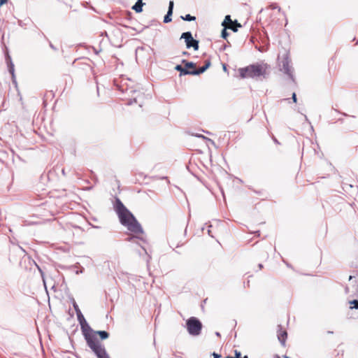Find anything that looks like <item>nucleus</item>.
Here are the masks:
<instances>
[{
    "label": "nucleus",
    "instance_id": "obj_1",
    "mask_svg": "<svg viewBox=\"0 0 358 358\" xmlns=\"http://www.w3.org/2000/svg\"><path fill=\"white\" fill-rule=\"evenodd\" d=\"M82 331L88 347L94 352L98 358H110L104 346L98 340L97 336L101 340L109 337V334L106 331H93L89 326L86 327L82 325Z\"/></svg>",
    "mask_w": 358,
    "mask_h": 358
},
{
    "label": "nucleus",
    "instance_id": "obj_2",
    "mask_svg": "<svg viewBox=\"0 0 358 358\" xmlns=\"http://www.w3.org/2000/svg\"><path fill=\"white\" fill-rule=\"evenodd\" d=\"M115 211L118 215L120 223L127 229L136 235H141L143 230L133 214L118 200L115 206Z\"/></svg>",
    "mask_w": 358,
    "mask_h": 358
},
{
    "label": "nucleus",
    "instance_id": "obj_3",
    "mask_svg": "<svg viewBox=\"0 0 358 358\" xmlns=\"http://www.w3.org/2000/svg\"><path fill=\"white\" fill-rule=\"evenodd\" d=\"M241 78H255L265 73L266 69L262 65H250L238 70Z\"/></svg>",
    "mask_w": 358,
    "mask_h": 358
},
{
    "label": "nucleus",
    "instance_id": "obj_4",
    "mask_svg": "<svg viewBox=\"0 0 358 358\" xmlns=\"http://www.w3.org/2000/svg\"><path fill=\"white\" fill-rule=\"evenodd\" d=\"M186 325L189 334L192 336H198L200 334L202 324L197 318L194 317H190L187 320Z\"/></svg>",
    "mask_w": 358,
    "mask_h": 358
},
{
    "label": "nucleus",
    "instance_id": "obj_5",
    "mask_svg": "<svg viewBox=\"0 0 358 358\" xmlns=\"http://www.w3.org/2000/svg\"><path fill=\"white\" fill-rule=\"evenodd\" d=\"M205 63V65L198 69V70L189 71L186 68L182 67L181 65H177L175 67V69L180 71V76L187 74L199 75L203 73L210 65V62L209 60L206 61Z\"/></svg>",
    "mask_w": 358,
    "mask_h": 358
},
{
    "label": "nucleus",
    "instance_id": "obj_6",
    "mask_svg": "<svg viewBox=\"0 0 358 358\" xmlns=\"http://www.w3.org/2000/svg\"><path fill=\"white\" fill-rule=\"evenodd\" d=\"M181 38H184L187 48H193L194 50H199V41L194 39L190 32H185L181 35Z\"/></svg>",
    "mask_w": 358,
    "mask_h": 358
},
{
    "label": "nucleus",
    "instance_id": "obj_7",
    "mask_svg": "<svg viewBox=\"0 0 358 358\" xmlns=\"http://www.w3.org/2000/svg\"><path fill=\"white\" fill-rule=\"evenodd\" d=\"M222 25L224 26L225 28L230 29L235 32L238 31V27H241V24L238 23L237 21H232L230 15H227L225 17Z\"/></svg>",
    "mask_w": 358,
    "mask_h": 358
},
{
    "label": "nucleus",
    "instance_id": "obj_8",
    "mask_svg": "<svg viewBox=\"0 0 358 358\" xmlns=\"http://www.w3.org/2000/svg\"><path fill=\"white\" fill-rule=\"evenodd\" d=\"M279 65L282 68L281 69L283 70L285 73H287L291 76L289 60L287 56H285L284 58H282L280 61Z\"/></svg>",
    "mask_w": 358,
    "mask_h": 358
},
{
    "label": "nucleus",
    "instance_id": "obj_9",
    "mask_svg": "<svg viewBox=\"0 0 358 358\" xmlns=\"http://www.w3.org/2000/svg\"><path fill=\"white\" fill-rule=\"evenodd\" d=\"M287 337V331L285 329H282L280 326H279V330L278 331V338L282 345H285Z\"/></svg>",
    "mask_w": 358,
    "mask_h": 358
},
{
    "label": "nucleus",
    "instance_id": "obj_10",
    "mask_svg": "<svg viewBox=\"0 0 358 358\" xmlns=\"http://www.w3.org/2000/svg\"><path fill=\"white\" fill-rule=\"evenodd\" d=\"M127 81H130L128 79H122L121 81V87L122 88V90L124 92H136V90L134 89V83L132 82V85L131 87L127 86Z\"/></svg>",
    "mask_w": 358,
    "mask_h": 358
},
{
    "label": "nucleus",
    "instance_id": "obj_11",
    "mask_svg": "<svg viewBox=\"0 0 358 358\" xmlns=\"http://www.w3.org/2000/svg\"><path fill=\"white\" fill-rule=\"evenodd\" d=\"M173 1H169V10L167 12V14L165 15L164 18V22L168 23L171 21V15L173 13Z\"/></svg>",
    "mask_w": 358,
    "mask_h": 358
},
{
    "label": "nucleus",
    "instance_id": "obj_12",
    "mask_svg": "<svg viewBox=\"0 0 358 358\" xmlns=\"http://www.w3.org/2000/svg\"><path fill=\"white\" fill-rule=\"evenodd\" d=\"M173 1H169V10L167 12V14L165 15L164 18V22L168 23L171 21V15L173 13Z\"/></svg>",
    "mask_w": 358,
    "mask_h": 358
},
{
    "label": "nucleus",
    "instance_id": "obj_13",
    "mask_svg": "<svg viewBox=\"0 0 358 358\" xmlns=\"http://www.w3.org/2000/svg\"><path fill=\"white\" fill-rule=\"evenodd\" d=\"M182 63L184 64L185 68H186L189 71L197 70L196 69V64L193 62H187L183 59Z\"/></svg>",
    "mask_w": 358,
    "mask_h": 358
},
{
    "label": "nucleus",
    "instance_id": "obj_14",
    "mask_svg": "<svg viewBox=\"0 0 358 358\" xmlns=\"http://www.w3.org/2000/svg\"><path fill=\"white\" fill-rule=\"evenodd\" d=\"M145 3L143 1H136V4L132 7V8L136 12L140 13L142 11V7Z\"/></svg>",
    "mask_w": 358,
    "mask_h": 358
},
{
    "label": "nucleus",
    "instance_id": "obj_15",
    "mask_svg": "<svg viewBox=\"0 0 358 358\" xmlns=\"http://www.w3.org/2000/svg\"><path fill=\"white\" fill-rule=\"evenodd\" d=\"M73 306V308H74V309H75V310L76 312L78 317L80 319V317H83V315L81 313V311H80L78 304L74 301Z\"/></svg>",
    "mask_w": 358,
    "mask_h": 358
},
{
    "label": "nucleus",
    "instance_id": "obj_16",
    "mask_svg": "<svg viewBox=\"0 0 358 358\" xmlns=\"http://www.w3.org/2000/svg\"><path fill=\"white\" fill-rule=\"evenodd\" d=\"M349 303L350 305H352V306H350V307L351 309H352V308L358 309V301L357 300L350 301L349 302Z\"/></svg>",
    "mask_w": 358,
    "mask_h": 358
},
{
    "label": "nucleus",
    "instance_id": "obj_17",
    "mask_svg": "<svg viewBox=\"0 0 358 358\" xmlns=\"http://www.w3.org/2000/svg\"><path fill=\"white\" fill-rule=\"evenodd\" d=\"M184 20L186 21H193L196 20V17L190 15L189 14L186 15L185 17H182Z\"/></svg>",
    "mask_w": 358,
    "mask_h": 358
},
{
    "label": "nucleus",
    "instance_id": "obj_18",
    "mask_svg": "<svg viewBox=\"0 0 358 358\" xmlns=\"http://www.w3.org/2000/svg\"><path fill=\"white\" fill-rule=\"evenodd\" d=\"M226 29L227 28L223 29L222 31V38H224L225 39L227 38V37L228 36V33H227Z\"/></svg>",
    "mask_w": 358,
    "mask_h": 358
},
{
    "label": "nucleus",
    "instance_id": "obj_19",
    "mask_svg": "<svg viewBox=\"0 0 358 358\" xmlns=\"http://www.w3.org/2000/svg\"><path fill=\"white\" fill-rule=\"evenodd\" d=\"M234 358H242L241 352L235 350V357Z\"/></svg>",
    "mask_w": 358,
    "mask_h": 358
},
{
    "label": "nucleus",
    "instance_id": "obj_20",
    "mask_svg": "<svg viewBox=\"0 0 358 358\" xmlns=\"http://www.w3.org/2000/svg\"><path fill=\"white\" fill-rule=\"evenodd\" d=\"M292 98L293 102L296 103L297 102V98H296V95L295 92H294L292 94Z\"/></svg>",
    "mask_w": 358,
    "mask_h": 358
},
{
    "label": "nucleus",
    "instance_id": "obj_21",
    "mask_svg": "<svg viewBox=\"0 0 358 358\" xmlns=\"http://www.w3.org/2000/svg\"><path fill=\"white\" fill-rule=\"evenodd\" d=\"M213 356L214 358H220L221 356L215 352H213Z\"/></svg>",
    "mask_w": 358,
    "mask_h": 358
},
{
    "label": "nucleus",
    "instance_id": "obj_22",
    "mask_svg": "<svg viewBox=\"0 0 358 358\" xmlns=\"http://www.w3.org/2000/svg\"><path fill=\"white\" fill-rule=\"evenodd\" d=\"M196 136H198V137L206 139V140H209L208 138L205 137V136H203V135H196Z\"/></svg>",
    "mask_w": 358,
    "mask_h": 358
},
{
    "label": "nucleus",
    "instance_id": "obj_23",
    "mask_svg": "<svg viewBox=\"0 0 358 358\" xmlns=\"http://www.w3.org/2000/svg\"><path fill=\"white\" fill-rule=\"evenodd\" d=\"M7 1H0V7L5 3H6Z\"/></svg>",
    "mask_w": 358,
    "mask_h": 358
},
{
    "label": "nucleus",
    "instance_id": "obj_24",
    "mask_svg": "<svg viewBox=\"0 0 358 358\" xmlns=\"http://www.w3.org/2000/svg\"><path fill=\"white\" fill-rule=\"evenodd\" d=\"M352 278V277L350 275V276L349 277V280H350Z\"/></svg>",
    "mask_w": 358,
    "mask_h": 358
},
{
    "label": "nucleus",
    "instance_id": "obj_25",
    "mask_svg": "<svg viewBox=\"0 0 358 358\" xmlns=\"http://www.w3.org/2000/svg\"><path fill=\"white\" fill-rule=\"evenodd\" d=\"M226 358H234V357L228 356Z\"/></svg>",
    "mask_w": 358,
    "mask_h": 358
},
{
    "label": "nucleus",
    "instance_id": "obj_26",
    "mask_svg": "<svg viewBox=\"0 0 358 358\" xmlns=\"http://www.w3.org/2000/svg\"><path fill=\"white\" fill-rule=\"evenodd\" d=\"M243 358H248V357H247V356H245V357H243Z\"/></svg>",
    "mask_w": 358,
    "mask_h": 358
},
{
    "label": "nucleus",
    "instance_id": "obj_27",
    "mask_svg": "<svg viewBox=\"0 0 358 358\" xmlns=\"http://www.w3.org/2000/svg\"><path fill=\"white\" fill-rule=\"evenodd\" d=\"M278 358H279V357H278Z\"/></svg>",
    "mask_w": 358,
    "mask_h": 358
}]
</instances>
